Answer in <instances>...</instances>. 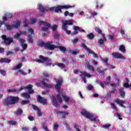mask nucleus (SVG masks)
Instances as JSON below:
<instances>
[{
	"mask_svg": "<svg viewBox=\"0 0 131 131\" xmlns=\"http://www.w3.org/2000/svg\"><path fill=\"white\" fill-rule=\"evenodd\" d=\"M93 85L92 84H89L86 87L87 90H88L89 91H91V90H93Z\"/></svg>",
	"mask_w": 131,
	"mask_h": 131,
	"instance_id": "obj_49",
	"label": "nucleus"
},
{
	"mask_svg": "<svg viewBox=\"0 0 131 131\" xmlns=\"http://www.w3.org/2000/svg\"><path fill=\"white\" fill-rule=\"evenodd\" d=\"M14 114L16 116H21L23 114V110L21 108H18L17 111L14 112Z\"/></svg>",
	"mask_w": 131,
	"mask_h": 131,
	"instance_id": "obj_17",
	"label": "nucleus"
},
{
	"mask_svg": "<svg viewBox=\"0 0 131 131\" xmlns=\"http://www.w3.org/2000/svg\"><path fill=\"white\" fill-rule=\"evenodd\" d=\"M86 37L88 39L93 40V39L95 38V34H94L93 33H90L86 35Z\"/></svg>",
	"mask_w": 131,
	"mask_h": 131,
	"instance_id": "obj_25",
	"label": "nucleus"
},
{
	"mask_svg": "<svg viewBox=\"0 0 131 131\" xmlns=\"http://www.w3.org/2000/svg\"><path fill=\"white\" fill-rule=\"evenodd\" d=\"M32 107L33 109H34V110H36V111H37L39 109L38 107H37L36 105L34 104H32Z\"/></svg>",
	"mask_w": 131,
	"mask_h": 131,
	"instance_id": "obj_51",
	"label": "nucleus"
},
{
	"mask_svg": "<svg viewBox=\"0 0 131 131\" xmlns=\"http://www.w3.org/2000/svg\"><path fill=\"white\" fill-rule=\"evenodd\" d=\"M2 38H3V39H4V43L7 46L11 45L12 43V42H13V41H14L13 38H12V37L7 38V36L6 35H3L2 36Z\"/></svg>",
	"mask_w": 131,
	"mask_h": 131,
	"instance_id": "obj_11",
	"label": "nucleus"
},
{
	"mask_svg": "<svg viewBox=\"0 0 131 131\" xmlns=\"http://www.w3.org/2000/svg\"><path fill=\"white\" fill-rule=\"evenodd\" d=\"M74 128L76 129V131H80L81 127L79 125L75 124L74 125Z\"/></svg>",
	"mask_w": 131,
	"mask_h": 131,
	"instance_id": "obj_42",
	"label": "nucleus"
},
{
	"mask_svg": "<svg viewBox=\"0 0 131 131\" xmlns=\"http://www.w3.org/2000/svg\"><path fill=\"white\" fill-rule=\"evenodd\" d=\"M28 41L30 43H32V42H33V39L32 38V35L29 34L28 35Z\"/></svg>",
	"mask_w": 131,
	"mask_h": 131,
	"instance_id": "obj_28",
	"label": "nucleus"
},
{
	"mask_svg": "<svg viewBox=\"0 0 131 131\" xmlns=\"http://www.w3.org/2000/svg\"><path fill=\"white\" fill-rule=\"evenodd\" d=\"M52 30V31H55V30H57L58 29V26L57 25H54L52 27H50Z\"/></svg>",
	"mask_w": 131,
	"mask_h": 131,
	"instance_id": "obj_33",
	"label": "nucleus"
},
{
	"mask_svg": "<svg viewBox=\"0 0 131 131\" xmlns=\"http://www.w3.org/2000/svg\"><path fill=\"white\" fill-rule=\"evenodd\" d=\"M38 23L39 25H41L42 24H43L44 26H46V27H43L41 28L42 31H48V30H49V28L51 27V24H48V23L46 21H42L40 20H39Z\"/></svg>",
	"mask_w": 131,
	"mask_h": 131,
	"instance_id": "obj_10",
	"label": "nucleus"
},
{
	"mask_svg": "<svg viewBox=\"0 0 131 131\" xmlns=\"http://www.w3.org/2000/svg\"><path fill=\"white\" fill-rule=\"evenodd\" d=\"M67 25H73V20H62V24L61 26L62 29H63V30H67V29L68 28V26Z\"/></svg>",
	"mask_w": 131,
	"mask_h": 131,
	"instance_id": "obj_9",
	"label": "nucleus"
},
{
	"mask_svg": "<svg viewBox=\"0 0 131 131\" xmlns=\"http://www.w3.org/2000/svg\"><path fill=\"white\" fill-rule=\"evenodd\" d=\"M22 67V63H19L17 66L13 68V70H17V69H20Z\"/></svg>",
	"mask_w": 131,
	"mask_h": 131,
	"instance_id": "obj_35",
	"label": "nucleus"
},
{
	"mask_svg": "<svg viewBox=\"0 0 131 131\" xmlns=\"http://www.w3.org/2000/svg\"><path fill=\"white\" fill-rule=\"evenodd\" d=\"M81 47L83 48L85 51H87V52H88V54H91L94 59H96V58L98 59V57H99L98 56V54H97L96 53H95V52L92 51V50L88 48V47H86V45H85V43H82Z\"/></svg>",
	"mask_w": 131,
	"mask_h": 131,
	"instance_id": "obj_7",
	"label": "nucleus"
},
{
	"mask_svg": "<svg viewBox=\"0 0 131 131\" xmlns=\"http://www.w3.org/2000/svg\"><path fill=\"white\" fill-rule=\"evenodd\" d=\"M8 93H13L14 92H17V90L16 89H8L7 90Z\"/></svg>",
	"mask_w": 131,
	"mask_h": 131,
	"instance_id": "obj_52",
	"label": "nucleus"
},
{
	"mask_svg": "<svg viewBox=\"0 0 131 131\" xmlns=\"http://www.w3.org/2000/svg\"><path fill=\"white\" fill-rule=\"evenodd\" d=\"M19 41L21 43V45H23L25 43L24 42H25V40L23 38H20L19 39Z\"/></svg>",
	"mask_w": 131,
	"mask_h": 131,
	"instance_id": "obj_56",
	"label": "nucleus"
},
{
	"mask_svg": "<svg viewBox=\"0 0 131 131\" xmlns=\"http://www.w3.org/2000/svg\"><path fill=\"white\" fill-rule=\"evenodd\" d=\"M45 80H46L47 81H49V79H46L42 80L41 82V84H42L43 85H44V86H46V88H47L48 89H53V86L52 85L45 82Z\"/></svg>",
	"mask_w": 131,
	"mask_h": 131,
	"instance_id": "obj_16",
	"label": "nucleus"
},
{
	"mask_svg": "<svg viewBox=\"0 0 131 131\" xmlns=\"http://www.w3.org/2000/svg\"><path fill=\"white\" fill-rule=\"evenodd\" d=\"M95 31L98 34H102L103 32H102V30L100 29V28L96 27L94 28Z\"/></svg>",
	"mask_w": 131,
	"mask_h": 131,
	"instance_id": "obj_26",
	"label": "nucleus"
},
{
	"mask_svg": "<svg viewBox=\"0 0 131 131\" xmlns=\"http://www.w3.org/2000/svg\"><path fill=\"white\" fill-rule=\"evenodd\" d=\"M97 72L99 73V74H105V72L104 71H101L99 68H97Z\"/></svg>",
	"mask_w": 131,
	"mask_h": 131,
	"instance_id": "obj_38",
	"label": "nucleus"
},
{
	"mask_svg": "<svg viewBox=\"0 0 131 131\" xmlns=\"http://www.w3.org/2000/svg\"><path fill=\"white\" fill-rule=\"evenodd\" d=\"M110 126H111V124H108L103 125L102 127L103 128L107 129V128H109L110 127Z\"/></svg>",
	"mask_w": 131,
	"mask_h": 131,
	"instance_id": "obj_47",
	"label": "nucleus"
},
{
	"mask_svg": "<svg viewBox=\"0 0 131 131\" xmlns=\"http://www.w3.org/2000/svg\"><path fill=\"white\" fill-rule=\"evenodd\" d=\"M57 66L62 69H64L65 68V64L62 63H58L57 64Z\"/></svg>",
	"mask_w": 131,
	"mask_h": 131,
	"instance_id": "obj_34",
	"label": "nucleus"
},
{
	"mask_svg": "<svg viewBox=\"0 0 131 131\" xmlns=\"http://www.w3.org/2000/svg\"><path fill=\"white\" fill-rule=\"evenodd\" d=\"M31 22L32 24H34L35 23H36V19L35 18H32L31 19Z\"/></svg>",
	"mask_w": 131,
	"mask_h": 131,
	"instance_id": "obj_58",
	"label": "nucleus"
},
{
	"mask_svg": "<svg viewBox=\"0 0 131 131\" xmlns=\"http://www.w3.org/2000/svg\"><path fill=\"white\" fill-rule=\"evenodd\" d=\"M28 118L30 121H33V120H34V118L33 117L29 116Z\"/></svg>",
	"mask_w": 131,
	"mask_h": 131,
	"instance_id": "obj_62",
	"label": "nucleus"
},
{
	"mask_svg": "<svg viewBox=\"0 0 131 131\" xmlns=\"http://www.w3.org/2000/svg\"><path fill=\"white\" fill-rule=\"evenodd\" d=\"M51 101H52V103L53 105H54L55 107H56L57 108V107H58L59 106L58 101H57V100L55 98V96H51Z\"/></svg>",
	"mask_w": 131,
	"mask_h": 131,
	"instance_id": "obj_18",
	"label": "nucleus"
},
{
	"mask_svg": "<svg viewBox=\"0 0 131 131\" xmlns=\"http://www.w3.org/2000/svg\"><path fill=\"white\" fill-rule=\"evenodd\" d=\"M58 127H59V125L58 124H54L53 128L54 130H57Z\"/></svg>",
	"mask_w": 131,
	"mask_h": 131,
	"instance_id": "obj_46",
	"label": "nucleus"
},
{
	"mask_svg": "<svg viewBox=\"0 0 131 131\" xmlns=\"http://www.w3.org/2000/svg\"><path fill=\"white\" fill-rule=\"evenodd\" d=\"M37 116H41L42 115V113H41V111L39 108L37 111Z\"/></svg>",
	"mask_w": 131,
	"mask_h": 131,
	"instance_id": "obj_50",
	"label": "nucleus"
},
{
	"mask_svg": "<svg viewBox=\"0 0 131 131\" xmlns=\"http://www.w3.org/2000/svg\"><path fill=\"white\" fill-rule=\"evenodd\" d=\"M21 23L19 21H17L16 22L15 24L13 25L14 28H18L19 26H20Z\"/></svg>",
	"mask_w": 131,
	"mask_h": 131,
	"instance_id": "obj_30",
	"label": "nucleus"
},
{
	"mask_svg": "<svg viewBox=\"0 0 131 131\" xmlns=\"http://www.w3.org/2000/svg\"><path fill=\"white\" fill-rule=\"evenodd\" d=\"M21 47L23 48L24 50H26V49H27V44L26 43H24V44H21Z\"/></svg>",
	"mask_w": 131,
	"mask_h": 131,
	"instance_id": "obj_43",
	"label": "nucleus"
},
{
	"mask_svg": "<svg viewBox=\"0 0 131 131\" xmlns=\"http://www.w3.org/2000/svg\"><path fill=\"white\" fill-rule=\"evenodd\" d=\"M71 8H73V6L71 5H64V6H61L58 5L56 7H53L52 8H49L48 10L49 11H54L55 13H62V9H71Z\"/></svg>",
	"mask_w": 131,
	"mask_h": 131,
	"instance_id": "obj_4",
	"label": "nucleus"
},
{
	"mask_svg": "<svg viewBox=\"0 0 131 131\" xmlns=\"http://www.w3.org/2000/svg\"><path fill=\"white\" fill-rule=\"evenodd\" d=\"M63 83V79L60 78L57 81H56V84L55 85V89L56 90V92L58 93L59 94L57 95V99L58 100V101L61 103L62 102V92L61 91V86L62 85V84Z\"/></svg>",
	"mask_w": 131,
	"mask_h": 131,
	"instance_id": "obj_3",
	"label": "nucleus"
},
{
	"mask_svg": "<svg viewBox=\"0 0 131 131\" xmlns=\"http://www.w3.org/2000/svg\"><path fill=\"white\" fill-rule=\"evenodd\" d=\"M100 35H102V38L103 40H106V37L105 36V34L102 33V34H100Z\"/></svg>",
	"mask_w": 131,
	"mask_h": 131,
	"instance_id": "obj_64",
	"label": "nucleus"
},
{
	"mask_svg": "<svg viewBox=\"0 0 131 131\" xmlns=\"http://www.w3.org/2000/svg\"><path fill=\"white\" fill-rule=\"evenodd\" d=\"M30 103V101L29 100H22L21 101V105H26V104H29Z\"/></svg>",
	"mask_w": 131,
	"mask_h": 131,
	"instance_id": "obj_37",
	"label": "nucleus"
},
{
	"mask_svg": "<svg viewBox=\"0 0 131 131\" xmlns=\"http://www.w3.org/2000/svg\"><path fill=\"white\" fill-rule=\"evenodd\" d=\"M11 59L7 58H1L0 59V63H10Z\"/></svg>",
	"mask_w": 131,
	"mask_h": 131,
	"instance_id": "obj_23",
	"label": "nucleus"
},
{
	"mask_svg": "<svg viewBox=\"0 0 131 131\" xmlns=\"http://www.w3.org/2000/svg\"><path fill=\"white\" fill-rule=\"evenodd\" d=\"M111 105L113 109H115L116 111H118V110H117V107H116V106H115V104H114V103H111Z\"/></svg>",
	"mask_w": 131,
	"mask_h": 131,
	"instance_id": "obj_45",
	"label": "nucleus"
},
{
	"mask_svg": "<svg viewBox=\"0 0 131 131\" xmlns=\"http://www.w3.org/2000/svg\"><path fill=\"white\" fill-rule=\"evenodd\" d=\"M28 31L31 33V34H33V33L34 32V30L32 28H29Z\"/></svg>",
	"mask_w": 131,
	"mask_h": 131,
	"instance_id": "obj_55",
	"label": "nucleus"
},
{
	"mask_svg": "<svg viewBox=\"0 0 131 131\" xmlns=\"http://www.w3.org/2000/svg\"><path fill=\"white\" fill-rule=\"evenodd\" d=\"M68 52L69 53H70L71 54H72V55H73L74 56L77 55V53H78L77 51H72V50H68Z\"/></svg>",
	"mask_w": 131,
	"mask_h": 131,
	"instance_id": "obj_36",
	"label": "nucleus"
},
{
	"mask_svg": "<svg viewBox=\"0 0 131 131\" xmlns=\"http://www.w3.org/2000/svg\"><path fill=\"white\" fill-rule=\"evenodd\" d=\"M33 86L31 84H29L25 87H21L19 89V91L21 92V91L23 90H28V93H23L21 94V96L23 98H25V99H29L30 98V95L34 93V90H32Z\"/></svg>",
	"mask_w": 131,
	"mask_h": 131,
	"instance_id": "obj_2",
	"label": "nucleus"
},
{
	"mask_svg": "<svg viewBox=\"0 0 131 131\" xmlns=\"http://www.w3.org/2000/svg\"><path fill=\"white\" fill-rule=\"evenodd\" d=\"M121 116L120 114L117 113V117H118L120 120H122V118H121Z\"/></svg>",
	"mask_w": 131,
	"mask_h": 131,
	"instance_id": "obj_60",
	"label": "nucleus"
},
{
	"mask_svg": "<svg viewBox=\"0 0 131 131\" xmlns=\"http://www.w3.org/2000/svg\"><path fill=\"white\" fill-rule=\"evenodd\" d=\"M8 19H11V18H13V14H12L11 13H9L8 15Z\"/></svg>",
	"mask_w": 131,
	"mask_h": 131,
	"instance_id": "obj_63",
	"label": "nucleus"
},
{
	"mask_svg": "<svg viewBox=\"0 0 131 131\" xmlns=\"http://www.w3.org/2000/svg\"><path fill=\"white\" fill-rule=\"evenodd\" d=\"M38 9L39 10V11L42 12L43 13H44L45 12H47V11H48V9H46L45 7H43V6H42V5H39Z\"/></svg>",
	"mask_w": 131,
	"mask_h": 131,
	"instance_id": "obj_24",
	"label": "nucleus"
},
{
	"mask_svg": "<svg viewBox=\"0 0 131 131\" xmlns=\"http://www.w3.org/2000/svg\"><path fill=\"white\" fill-rule=\"evenodd\" d=\"M110 85L112 88H116V86H117V84L116 83H111Z\"/></svg>",
	"mask_w": 131,
	"mask_h": 131,
	"instance_id": "obj_57",
	"label": "nucleus"
},
{
	"mask_svg": "<svg viewBox=\"0 0 131 131\" xmlns=\"http://www.w3.org/2000/svg\"><path fill=\"white\" fill-rule=\"evenodd\" d=\"M119 93L121 98H123L125 97V92H124V89L123 88L119 89Z\"/></svg>",
	"mask_w": 131,
	"mask_h": 131,
	"instance_id": "obj_20",
	"label": "nucleus"
},
{
	"mask_svg": "<svg viewBox=\"0 0 131 131\" xmlns=\"http://www.w3.org/2000/svg\"><path fill=\"white\" fill-rule=\"evenodd\" d=\"M18 101L19 97L9 96L6 97V98L3 100L2 103L4 106L8 107L9 105H14L16 104V103H18Z\"/></svg>",
	"mask_w": 131,
	"mask_h": 131,
	"instance_id": "obj_1",
	"label": "nucleus"
},
{
	"mask_svg": "<svg viewBox=\"0 0 131 131\" xmlns=\"http://www.w3.org/2000/svg\"><path fill=\"white\" fill-rule=\"evenodd\" d=\"M85 66L87 67L88 69H89V70H91V71H95V69L94 68V66L90 64V62L88 61L85 62Z\"/></svg>",
	"mask_w": 131,
	"mask_h": 131,
	"instance_id": "obj_21",
	"label": "nucleus"
},
{
	"mask_svg": "<svg viewBox=\"0 0 131 131\" xmlns=\"http://www.w3.org/2000/svg\"><path fill=\"white\" fill-rule=\"evenodd\" d=\"M98 84H99V85H100V86H101V88H102V89H104V88H105V85H104V83H103V82H99L98 83Z\"/></svg>",
	"mask_w": 131,
	"mask_h": 131,
	"instance_id": "obj_59",
	"label": "nucleus"
},
{
	"mask_svg": "<svg viewBox=\"0 0 131 131\" xmlns=\"http://www.w3.org/2000/svg\"><path fill=\"white\" fill-rule=\"evenodd\" d=\"M81 114L84 116V117H86V118H88L89 119H91L92 121H96V118H94V115L91 114V113L86 112V111H83L81 112Z\"/></svg>",
	"mask_w": 131,
	"mask_h": 131,
	"instance_id": "obj_8",
	"label": "nucleus"
},
{
	"mask_svg": "<svg viewBox=\"0 0 131 131\" xmlns=\"http://www.w3.org/2000/svg\"><path fill=\"white\" fill-rule=\"evenodd\" d=\"M55 49H59L61 51V52H62V53H66V51H67V49L66 48L63 47V46H55L54 45H52V48L51 49V51H53V50Z\"/></svg>",
	"mask_w": 131,
	"mask_h": 131,
	"instance_id": "obj_14",
	"label": "nucleus"
},
{
	"mask_svg": "<svg viewBox=\"0 0 131 131\" xmlns=\"http://www.w3.org/2000/svg\"><path fill=\"white\" fill-rule=\"evenodd\" d=\"M42 75H43L44 77H49V76H50V74H49L47 72H43L42 73Z\"/></svg>",
	"mask_w": 131,
	"mask_h": 131,
	"instance_id": "obj_44",
	"label": "nucleus"
},
{
	"mask_svg": "<svg viewBox=\"0 0 131 131\" xmlns=\"http://www.w3.org/2000/svg\"><path fill=\"white\" fill-rule=\"evenodd\" d=\"M112 56L113 58H115V59H124V56H122V54L118 52H113L112 53Z\"/></svg>",
	"mask_w": 131,
	"mask_h": 131,
	"instance_id": "obj_15",
	"label": "nucleus"
},
{
	"mask_svg": "<svg viewBox=\"0 0 131 131\" xmlns=\"http://www.w3.org/2000/svg\"><path fill=\"white\" fill-rule=\"evenodd\" d=\"M16 123H17L16 121L11 120V121H9V124L11 125H15V124H16Z\"/></svg>",
	"mask_w": 131,
	"mask_h": 131,
	"instance_id": "obj_48",
	"label": "nucleus"
},
{
	"mask_svg": "<svg viewBox=\"0 0 131 131\" xmlns=\"http://www.w3.org/2000/svg\"><path fill=\"white\" fill-rule=\"evenodd\" d=\"M123 86H125V88H130V85L128 83H124Z\"/></svg>",
	"mask_w": 131,
	"mask_h": 131,
	"instance_id": "obj_61",
	"label": "nucleus"
},
{
	"mask_svg": "<svg viewBox=\"0 0 131 131\" xmlns=\"http://www.w3.org/2000/svg\"><path fill=\"white\" fill-rule=\"evenodd\" d=\"M116 102L117 103V104H118V105H120V106H121V107H124V105H123V104H125V103L124 101L117 99L116 100Z\"/></svg>",
	"mask_w": 131,
	"mask_h": 131,
	"instance_id": "obj_22",
	"label": "nucleus"
},
{
	"mask_svg": "<svg viewBox=\"0 0 131 131\" xmlns=\"http://www.w3.org/2000/svg\"><path fill=\"white\" fill-rule=\"evenodd\" d=\"M57 114H61V118L62 119L66 118V115H68L69 113L67 112H61L58 111L57 112Z\"/></svg>",
	"mask_w": 131,
	"mask_h": 131,
	"instance_id": "obj_19",
	"label": "nucleus"
},
{
	"mask_svg": "<svg viewBox=\"0 0 131 131\" xmlns=\"http://www.w3.org/2000/svg\"><path fill=\"white\" fill-rule=\"evenodd\" d=\"M119 51L122 53H125V47L123 45H121L119 47Z\"/></svg>",
	"mask_w": 131,
	"mask_h": 131,
	"instance_id": "obj_29",
	"label": "nucleus"
},
{
	"mask_svg": "<svg viewBox=\"0 0 131 131\" xmlns=\"http://www.w3.org/2000/svg\"><path fill=\"white\" fill-rule=\"evenodd\" d=\"M82 75L84 76V77H92V75H90V74L86 73V72H84L82 73Z\"/></svg>",
	"mask_w": 131,
	"mask_h": 131,
	"instance_id": "obj_32",
	"label": "nucleus"
},
{
	"mask_svg": "<svg viewBox=\"0 0 131 131\" xmlns=\"http://www.w3.org/2000/svg\"><path fill=\"white\" fill-rule=\"evenodd\" d=\"M0 73L3 76H6V75H7V73L4 70H3L2 69H0Z\"/></svg>",
	"mask_w": 131,
	"mask_h": 131,
	"instance_id": "obj_41",
	"label": "nucleus"
},
{
	"mask_svg": "<svg viewBox=\"0 0 131 131\" xmlns=\"http://www.w3.org/2000/svg\"><path fill=\"white\" fill-rule=\"evenodd\" d=\"M37 102L38 103H40V104H42V105H48V100L47 99L42 97L39 95H38L37 97Z\"/></svg>",
	"mask_w": 131,
	"mask_h": 131,
	"instance_id": "obj_13",
	"label": "nucleus"
},
{
	"mask_svg": "<svg viewBox=\"0 0 131 131\" xmlns=\"http://www.w3.org/2000/svg\"><path fill=\"white\" fill-rule=\"evenodd\" d=\"M22 32H20V33H17L16 35L14 36V38H16V39H18L19 37H20V36L21 35Z\"/></svg>",
	"mask_w": 131,
	"mask_h": 131,
	"instance_id": "obj_39",
	"label": "nucleus"
},
{
	"mask_svg": "<svg viewBox=\"0 0 131 131\" xmlns=\"http://www.w3.org/2000/svg\"><path fill=\"white\" fill-rule=\"evenodd\" d=\"M101 61L104 62V63H108V58H101Z\"/></svg>",
	"mask_w": 131,
	"mask_h": 131,
	"instance_id": "obj_54",
	"label": "nucleus"
},
{
	"mask_svg": "<svg viewBox=\"0 0 131 131\" xmlns=\"http://www.w3.org/2000/svg\"><path fill=\"white\" fill-rule=\"evenodd\" d=\"M105 40H103V39H99L98 40V44L101 45H104V41Z\"/></svg>",
	"mask_w": 131,
	"mask_h": 131,
	"instance_id": "obj_40",
	"label": "nucleus"
},
{
	"mask_svg": "<svg viewBox=\"0 0 131 131\" xmlns=\"http://www.w3.org/2000/svg\"><path fill=\"white\" fill-rule=\"evenodd\" d=\"M73 29H74V31L71 34L72 36H73V35H76V34H78V31L82 33H85V31L84 30L80 29V27L78 26L74 27Z\"/></svg>",
	"mask_w": 131,
	"mask_h": 131,
	"instance_id": "obj_12",
	"label": "nucleus"
},
{
	"mask_svg": "<svg viewBox=\"0 0 131 131\" xmlns=\"http://www.w3.org/2000/svg\"><path fill=\"white\" fill-rule=\"evenodd\" d=\"M52 43H53L52 41L47 42L46 43L41 40H39L38 41V46L39 47H44V48L49 49L50 51H52V48L53 47Z\"/></svg>",
	"mask_w": 131,
	"mask_h": 131,
	"instance_id": "obj_6",
	"label": "nucleus"
},
{
	"mask_svg": "<svg viewBox=\"0 0 131 131\" xmlns=\"http://www.w3.org/2000/svg\"><path fill=\"white\" fill-rule=\"evenodd\" d=\"M64 31H66V33L68 34V35L72 34V33H71V31L67 30H63Z\"/></svg>",
	"mask_w": 131,
	"mask_h": 131,
	"instance_id": "obj_53",
	"label": "nucleus"
},
{
	"mask_svg": "<svg viewBox=\"0 0 131 131\" xmlns=\"http://www.w3.org/2000/svg\"><path fill=\"white\" fill-rule=\"evenodd\" d=\"M6 29H7L8 30H12V29L14 28V26L7 25L6 26Z\"/></svg>",
	"mask_w": 131,
	"mask_h": 131,
	"instance_id": "obj_31",
	"label": "nucleus"
},
{
	"mask_svg": "<svg viewBox=\"0 0 131 131\" xmlns=\"http://www.w3.org/2000/svg\"><path fill=\"white\" fill-rule=\"evenodd\" d=\"M61 96L64 100L65 102H66L67 103V102H69V100H70V98H69V97L66 96V95H64L63 94H61Z\"/></svg>",
	"mask_w": 131,
	"mask_h": 131,
	"instance_id": "obj_27",
	"label": "nucleus"
},
{
	"mask_svg": "<svg viewBox=\"0 0 131 131\" xmlns=\"http://www.w3.org/2000/svg\"><path fill=\"white\" fill-rule=\"evenodd\" d=\"M39 58L40 59H36L35 61L37 63H42L43 62H48V63H46V66H51V63H50L51 62V59L49 58V57H44L42 55H40L39 56Z\"/></svg>",
	"mask_w": 131,
	"mask_h": 131,
	"instance_id": "obj_5",
	"label": "nucleus"
}]
</instances>
